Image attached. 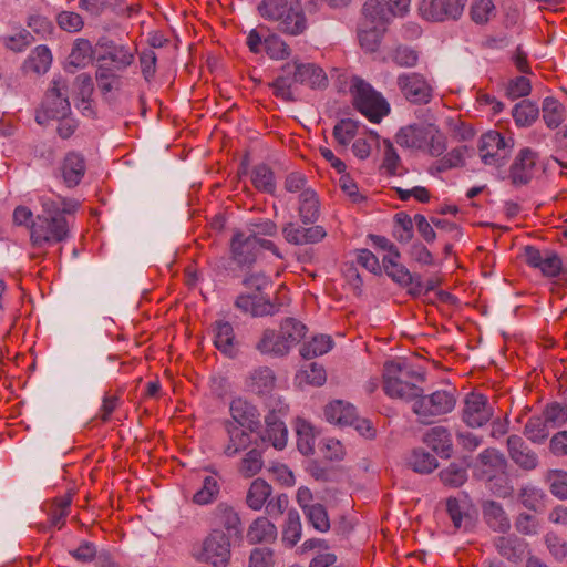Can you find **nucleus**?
Segmentation results:
<instances>
[{"instance_id": "f257e3e1", "label": "nucleus", "mask_w": 567, "mask_h": 567, "mask_svg": "<svg viewBox=\"0 0 567 567\" xmlns=\"http://www.w3.org/2000/svg\"><path fill=\"white\" fill-rule=\"evenodd\" d=\"M43 213L37 216L30 228L32 248L31 259H43L47 247L61 243L69 237L70 223L68 216L74 214L79 203L72 199L41 196Z\"/></svg>"}, {"instance_id": "f03ea898", "label": "nucleus", "mask_w": 567, "mask_h": 567, "mask_svg": "<svg viewBox=\"0 0 567 567\" xmlns=\"http://www.w3.org/2000/svg\"><path fill=\"white\" fill-rule=\"evenodd\" d=\"M383 391L392 398L404 402L416 400L424 393L425 373L416 371L412 365L401 361H389L383 367Z\"/></svg>"}, {"instance_id": "7ed1b4c3", "label": "nucleus", "mask_w": 567, "mask_h": 567, "mask_svg": "<svg viewBox=\"0 0 567 567\" xmlns=\"http://www.w3.org/2000/svg\"><path fill=\"white\" fill-rule=\"evenodd\" d=\"M257 11L262 19L271 22L275 29L285 35H301L309 25L307 16L298 1L262 0Z\"/></svg>"}, {"instance_id": "20e7f679", "label": "nucleus", "mask_w": 567, "mask_h": 567, "mask_svg": "<svg viewBox=\"0 0 567 567\" xmlns=\"http://www.w3.org/2000/svg\"><path fill=\"white\" fill-rule=\"evenodd\" d=\"M350 94L354 109L371 123H380L390 113V104L384 96L358 76L351 80Z\"/></svg>"}, {"instance_id": "39448f33", "label": "nucleus", "mask_w": 567, "mask_h": 567, "mask_svg": "<svg viewBox=\"0 0 567 567\" xmlns=\"http://www.w3.org/2000/svg\"><path fill=\"white\" fill-rule=\"evenodd\" d=\"M262 249L271 251L279 258L282 257L274 241L256 235H247L241 230H236L229 241L230 259L239 267L254 265Z\"/></svg>"}, {"instance_id": "423d86ee", "label": "nucleus", "mask_w": 567, "mask_h": 567, "mask_svg": "<svg viewBox=\"0 0 567 567\" xmlns=\"http://www.w3.org/2000/svg\"><path fill=\"white\" fill-rule=\"evenodd\" d=\"M456 405L454 390H436L431 394H420L412 404V411L419 421L432 424L436 419L451 413Z\"/></svg>"}, {"instance_id": "0eeeda50", "label": "nucleus", "mask_w": 567, "mask_h": 567, "mask_svg": "<svg viewBox=\"0 0 567 567\" xmlns=\"http://www.w3.org/2000/svg\"><path fill=\"white\" fill-rule=\"evenodd\" d=\"M194 556L198 563L226 567L231 557V538L219 528H212Z\"/></svg>"}, {"instance_id": "6e6552de", "label": "nucleus", "mask_w": 567, "mask_h": 567, "mask_svg": "<svg viewBox=\"0 0 567 567\" xmlns=\"http://www.w3.org/2000/svg\"><path fill=\"white\" fill-rule=\"evenodd\" d=\"M70 112L68 85L61 79L53 80L51 87L44 95L41 107L37 111L35 121L43 125L51 120L64 118Z\"/></svg>"}, {"instance_id": "1a4fd4ad", "label": "nucleus", "mask_w": 567, "mask_h": 567, "mask_svg": "<svg viewBox=\"0 0 567 567\" xmlns=\"http://www.w3.org/2000/svg\"><path fill=\"white\" fill-rule=\"evenodd\" d=\"M514 147V138L505 137L498 131L484 133L478 142V154L485 165L499 167L509 156Z\"/></svg>"}, {"instance_id": "9d476101", "label": "nucleus", "mask_w": 567, "mask_h": 567, "mask_svg": "<svg viewBox=\"0 0 567 567\" xmlns=\"http://www.w3.org/2000/svg\"><path fill=\"white\" fill-rule=\"evenodd\" d=\"M396 85L403 97L411 104L425 105L433 99L434 87L422 73H401L396 78Z\"/></svg>"}, {"instance_id": "9b49d317", "label": "nucleus", "mask_w": 567, "mask_h": 567, "mask_svg": "<svg viewBox=\"0 0 567 567\" xmlns=\"http://www.w3.org/2000/svg\"><path fill=\"white\" fill-rule=\"evenodd\" d=\"M494 416V408L486 395L480 392H470L463 401L461 417L470 427H482Z\"/></svg>"}, {"instance_id": "f8f14e48", "label": "nucleus", "mask_w": 567, "mask_h": 567, "mask_svg": "<svg viewBox=\"0 0 567 567\" xmlns=\"http://www.w3.org/2000/svg\"><path fill=\"white\" fill-rule=\"evenodd\" d=\"M281 72L292 73L296 83L312 90H321L328 86V76L324 70L315 63L293 60L282 65Z\"/></svg>"}, {"instance_id": "ddd939ff", "label": "nucleus", "mask_w": 567, "mask_h": 567, "mask_svg": "<svg viewBox=\"0 0 567 567\" xmlns=\"http://www.w3.org/2000/svg\"><path fill=\"white\" fill-rule=\"evenodd\" d=\"M401 255L399 250L392 254H385L382 258V267L385 274L402 287H410L409 292L419 296L422 291L421 277H414L409 269L400 262Z\"/></svg>"}, {"instance_id": "4468645a", "label": "nucleus", "mask_w": 567, "mask_h": 567, "mask_svg": "<svg viewBox=\"0 0 567 567\" xmlns=\"http://www.w3.org/2000/svg\"><path fill=\"white\" fill-rule=\"evenodd\" d=\"M209 525L219 528L229 538L239 537L243 534V523L238 511L226 502L218 503L209 513Z\"/></svg>"}, {"instance_id": "2eb2a0df", "label": "nucleus", "mask_w": 567, "mask_h": 567, "mask_svg": "<svg viewBox=\"0 0 567 567\" xmlns=\"http://www.w3.org/2000/svg\"><path fill=\"white\" fill-rule=\"evenodd\" d=\"M524 259L529 267L539 269L542 275L548 278H556L563 271V261L553 250H540L534 246H526Z\"/></svg>"}, {"instance_id": "dca6fc26", "label": "nucleus", "mask_w": 567, "mask_h": 567, "mask_svg": "<svg viewBox=\"0 0 567 567\" xmlns=\"http://www.w3.org/2000/svg\"><path fill=\"white\" fill-rule=\"evenodd\" d=\"M538 152L523 147L516 155L509 168V178L516 186L527 185L538 171Z\"/></svg>"}, {"instance_id": "f3484780", "label": "nucleus", "mask_w": 567, "mask_h": 567, "mask_svg": "<svg viewBox=\"0 0 567 567\" xmlns=\"http://www.w3.org/2000/svg\"><path fill=\"white\" fill-rule=\"evenodd\" d=\"M235 307L251 317L274 316L279 312L281 303L265 299L258 293H241L235 300Z\"/></svg>"}, {"instance_id": "a211bd4d", "label": "nucleus", "mask_w": 567, "mask_h": 567, "mask_svg": "<svg viewBox=\"0 0 567 567\" xmlns=\"http://www.w3.org/2000/svg\"><path fill=\"white\" fill-rule=\"evenodd\" d=\"M507 451L511 460L524 471L538 466L537 454L526 444L522 436L513 434L507 437Z\"/></svg>"}, {"instance_id": "6ab92c4d", "label": "nucleus", "mask_w": 567, "mask_h": 567, "mask_svg": "<svg viewBox=\"0 0 567 567\" xmlns=\"http://www.w3.org/2000/svg\"><path fill=\"white\" fill-rule=\"evenodd\" d=\"M227 434V441L223 446V453L227 457H235L239 453L246 451L252 443L251 435L248 430L240 427L233 421L223 423Z\"/></svg>"}, {"instance_id": "aec40b11", "label": "nucleus", "mask_w": 567, "mask_h": 567, "mask_svg": "<svg viewBox=\"0 0 567 567\" xmlns=\"http://www.w3.org/2000/svg\"><path fill=\"white\" fill-rule=\"evenodd\" d=\"M233 422L240 427L255 432L260 426V414L255 405L240 398L234 399L229 406Z\"/></svg>"}, {"instance_id": "412c9836", "label": "nucleus", "mask_w": 567, "mask_h": 567, "mask_svg": "<svg viewBox=\"0 0 567 567\" xmlns=\"http://www.w3.org/2000/svg\"><path fill=\"white\" fill-rule=\"evenodd\" d=\"M493 545L503 558L514 564L522 561L528 549V543L514 534L495 537Z\"/></svg>"}, {"instance_id": "4be33fe9", "label": "nucleus", "mask_w": 567, "mask_h": 567, "mask_svg": "<svg viewBox=\"0 0 567 567\" xmlns=\"http://www.w3.org/2000/svg\"><path fill=\"white\" fill-rule=\"evenodd\" d=\"M266 429L260 435L262 443H270L276 450H284L288 441V430L285 422L275 411L265 416Z\"/></svg>"}, {"instance_id": "5701e85b", "label": "nucleus", "mask_w": 567, "mask_h": 567, "mask_svg": "<svg viewBox=\"0 0 567 567\" xmlns=\"http://www.w3.org/2000/svg\"><path fill=\"white\" fill-rule=\"evenodd\" d=\"M214 346L225 355L235 357L238 351V342L234 327L228 321L218 320L212 324Z\"/></svg>"}, {"instance_id": "b1692460", "label": "nucleus", "mask_w": 567, "mask_h": 567, "mask_svg": "<svg viewBox=\"0 0 567 567\" xmlns=\"http://www.w3.org/2000/svg\"><path fill=\"white\" fill-rule=\"evenodd\" d=\"M85 171V159L81 154L70 152L63 158L61 172L63 181L69 187L79 185Z\"/></svg>"}, {"instance_id": "393cba45", "label": "nucleus", "mask_w": 567, "mask_h": 567, "mask_svg": "<svg viewBox=\"0 0 567 567\" xmlns=\"http://www.w3.org/2000/svg\"><path fill=\"white\" fill-rule=\"evenodd\" d=\"M485 523L498 533H507L511 529V520L503 506L495 501H486L482 505Z\"/></svg>"}, {"instance_id": "a878e982", "label": "nucleus", "mask_w": 567, "mask_h": 567, "mask_svg": "<svg viewBox=\"0 0 567 567\" xmlns=\"http://www.w3.org/2000/svg\"><path fill=\"white\" fill-rule=\"evenodd\" d=\"M429 124H410L401 127L394 141L398 145L404 148L420 151L424 142Z\"/></svg>"}, {"instance_id": "bb28decb", "label": "nucleus", "mask_w": 567, "mask_h": 567, "mask_svg": "<svg viewBox=\"0 0 567 567\" xmlns=\"http://www.w3.org/2000/svg\"><path fill=\"white\" fill-rule=\"evenodd\" d=\"M277 527L267 517H257L249 525L247 530V540L250 544H271L277 539Z\"/></svg>"}, {"instance_id": "cd10ccee", "label": "nucleus", "mask_w": 567, "mask_h": 567, "mask_svg": "<svg viewBox=\"0 0 567 567\" xmlns=\"http://www.w3.org/2000/svg\"><path fill=\"white\" fill-rule=\"evenodd\" d=\"M424 442L443 457H450L453 452L451 433L444 426L430 429L424 436Z\"/></svg>"}, {"instance_id": "c85d7f7f", "label": "nucleus", "mask_w": 567, "mask_h": 567, "mask_svg": "<svg viewBox=\"0 0 567 567\" xmlns=\"http://www.w3.org/2000/svg\"><path fill=\"white\" fill-rule=\"evenodd\" d=\"M256 349L264 354H271L275 357H284L290 350L281 338L280 330L276 331L272 329H266L259 341L256 344Z\"/></svg>"}, {"instance_id": "c756f323", "label": "nucleus", "mask_w": 567, "mask_h": 567, "mask_svg": "<svg viewBox=\"0 0 567 567\" xmlns=\"http://www.w3.org/2000/svg\"><path fill=\"white\" fill-rule=\"evenodd\" d=\"M264 464V450L256 442V446L246 452L238 462L237 472L244 478H251L261 472Z\"/></svg>"}, {"instance_id": "7c9ffc66", "label": "nucleus", "mask_w": 567, "mask_h": 567, "mask_svg": "<svg viewBox=\"0 0 567 567\" xmlns=\"http://www.w3.org/2000/svg\"><path fill=\"white\" fill-rule=\"evenodd\" d=\"M324 416L330 423L348 426L355 420V408L350 403L337 400L326 405Z\"/></svg>"}, {"instance_id": "2f4dec72", "label": "nucleus", "mask_w": 567, "mask_h": 567, "mask_svg": "<svg viewBox=\"0 0 567 567\" xmlns=\"http://www.w3.org/2000/svg\"><path fill=\"white\" fill-rule=\"evenodd\" d=\"M477 462L483 467V474L487 480H492L495 473H504L507 467V461L498 450L488 447L481 452Z\"/></svg>"}, {"instance_id": "473e14b6", "label": "nucleus", "mask_w": 567, "mask_h": 567, "mask_svg": "<svg viewBox=\"0 0 567 567\" xmlns=\"http://www.w3.org/2000/svg\"><path fill=\"white\" fill-rule=\"evenodd\" d=\"M446 150L447 138L445 134L437 126L429 124L420 152L432 157H440Z\"/></svg>"}, {"instance_id": "72a5a7b5", "label": "nucleus", "mask_w": 567, "mask_h": 567, "mask_svg": "<svg viewBox=\"0 0 567 567\" xmlns=\"http://www.w3.org/2000/svg\"><path fill=\"white\" fill-rule=\"evenodd\" d=\"M543 121L549 130L558 128L566 118V109L554 96H546L542 102Z\"/></svg>"}, {"instance_id": "f704fd0d", "label": "nucleus", "mask_w": 567, "mask_h": 567, "mask_svg": "<svg viewBox=\"0 0 567 567\" xmlns=\"http://www.w3.org/2000/svg\"><path fill=\"white\" fill-rule=\"evenodd\" d=\"M254 187L261 193L274 195L277 188L274 171L266 164H258L250 172Z\"/></svg>"}, {"instance_id": "c9c22d12", "label": "nucleus", "mask_w": 567, "mask_h": 567, "mask_svg": "<svg viewBox=\"0 0 567 567\" xmlns=\"http://www.w3.org/2000/svg\"><path fill=\"white\" fill-rule=\"evenodd\" d=\"M512 116L517 127H530L539 117V107L525 99L514 105Z\"/></svg>"}, {"instance_id": "e433bc0d", "label": "nucleus", "mask_w": 567, "mask_h": 567, "mask_svg": "<svg viewBox=\"0 0 567 567\" xmlns=\"http://www.w3.org/2000/svg\"><path fill=\"white\" fill-rule=\"evenodd\" d=\"M272 493V487L262 478H256L251 482L247 495L246 504L254 511H260Z\"/></svg>"}, {"instance_id": "4c0bfd02", "label": "nucleus", "mask_w": 567, "mask_h": 567, "mask_svg": "<svg viewBox=\"0 0 567 567\" xmlns=\"http://www.w3.org/2000/svg\"><path fill=\"white\" fill-rule=\"evenodd\" d=\"M320 215V202L313 189H303L299 196V216L303 224L315 223Z\"/></svg>"}, {"instance_id": "58836bf2", "label": "nucleus", "mask_w": 567, "mask_h": 567, "mask_svg": "<svg viewBox=\"0 0 567 567\" xmlns=\"http://www.w3.org/2000/svg\"><path fill=\"white\" fill-rule=\"evenodd\" d=\"M297 447L306 456L315 453L316 432L315 427L305 419L296 421Z\"/></svg>"}, {"instance_id": "ea45409f", "label": "nucleus", "mask_w": 567, "mask_h": 567, "mask_svg": "<svg viewBox=\"0 0 567 567\" xmlns=\"http://www.w3.org/2000/svg\"><path fill=\"white\" fill-rule=\"evenodd\" d=\"M72 495L55 497L48 507V520L51 527L62 528L70 512Z\"/></svg>"}, {"instance_id": "a19ab883", "label": "nucleus", "mask_w": 567, "mask_h": 567, "mask_svg": "<svg viewBox=\"0 0 567 567\" xmlns=\"http://www.w3.org/2000/svg\"><path fill=\"white\" fill-rule=\"evenodd\" d=\"M385 30V28L377 25L359 28L357 37L361 49L368 53L377 52L381 45Z\"/></svg>"}, {"instance_id": "79ce46f5", "label": "nucleus", "mask_w": 567, "mask_h": 567, "mask_svg": "<svg viewBox=\"0 0 567 567\" xmlns=\"http://www.w3.org/2000/svg\"><path fill=\"white\" fill-rule=\"evenodd\" d=\"M220 484L216 472L203 480V486L193 495V502L197 505L212 504L219 495Z\"/></svg>"}, {"instance_id": "37998d69", "label": "nucleus", "mask_w": 567, "mask_h": 567, "mask_svg": "<svg viewBox=\"0 0 567 567\" xmlns=\"http://www.w3.org/2000/svg\"><path fill=\"white\" fill-rule=\"evenodd\" d=\"M467 151L468 148L465 145L452 148L433 164L432 169H435L437 173H443L453 168L463 167L465 165Z\"/></svg>"}, {"instance_id": "c03bdc74", "label": "nucleus", "mask_w": 567, "mask_h": 567, "mask_svg": "<svg viewBox=\"0 0 567 567\" xmlns=\"http://www.w3.org/2000/svg\"><path fill=\"white\" fill-rule=\"evenodd\" d=\"M381 169L390 176H401L405 173L401 157L399 156L393 142L383 140V161Z\"/></svg>"}, {"instance_id": "a18cd8bd", "label": "nucleus", "mask_w": 567, "mask_h": 567, "mask_svg": "<svg viewBox=\"0 0 567 567\" xmlns=\"http://www.w3.org/2000/svg\"><path fill=\"white\" fill-rule=\"evenodd\" d=\"M93 54L94 50L91 42L87 39L79 38L74 41L69 62L76 68H84L91 63Z\"/></svg>"}, {"instance_id": "49530a36", "label": "nucleus", "mask_w": 567, "mask_h": 567, "mask_svg": "<svg viewBox=\"0 0 567 567\" xmlns=\"http://www.w3.org/2000/svg\"><path fill=\"white\" fill-rule=\"evenodd\" d=\"M363 17L373 25L385 28L389 24L388 12L382 0H367L361 10Z\"/></svg>"}, {"instance_id": "de8ad7c7", "label": "nucleus", "mask_w": 567, "mask_h": 567, "mask_svg": "<svg viewBox=\"0 0 567 567\" xmlns=\"http://www.w3.org/2000/svg\"><path fill=\"white\" fill-rule=\"evenodd\" d=\"M52 63V54L47 45L35 47L29 55L25 65L37 74L45 73Z\"/></svg>"}, {"instance_id": "09e8293b", "label": "nucleus", "mask_w": 567, "mask_h": 567, "mask_svg": "<svg viewBox=\"0 0 567 567\" xmlns=\"http://www.w3.org/2000/svg\"><path fill=\"white\" fill-rule=\"evenodd\" d=\"M307 327L293 318H286L280 324L281 338L289 350L305 337Z\"/></svg>"}, {"instance_id": "8fccbe9b", "label": "nucleus", "mask_w": 567, "mask_h": 567, "mask_svg": "<svg viewBox=\"0 0 567 567\" xmlns=\"http://www.w3.org/2000/svg\"><path fill=\"white\" fill-rule=\"evenodd\" d=\"M332 344L333 341L329 336H316L302 344L300 354L305 359H312L327 353L332 348Z\"/></svg>"}, {"instance_id": "3c124183", "label": "nucleus", "mask_w": 567, "mask_h": 567, "mask_svg": "<svg viewBox=\"0 0 567 567\" xmlns=\"http://www.w3.org/2000/svg\"><path fill=\"white\" fill-rule=\"evenodd\" d=\"M292 73H284L277 76L269 86L272 89V94L285 102H295L297 99L293 93Z\"/></svg>"}, {"instance_id": "603ef678", "label": "nucleus", "mask_w": 567, "mask_h": 567, "mask_svg": "<svg viewBox=\"0 0 567 567\" xmlns=\"http://www.w3.org/2000/svg\"><path fill=\"white\" fill-rule=\"evenodd\" d=\"M301 520L297 511H289L282 529V542L293 547L301 538Z\"/></svg>"}, {"instance_id": "864d4df0", "label": "nucleus", "mask_w": 567, "mask_h": 567, "mask_svg": "<svg viewBox=\"0 0 567 567\" xmlns=\"http://www.w3.org/2000/svg\"><path fill=\"white\" fill-rule=\"evenodd\" d=\"M251 388L258 394L269 393L275 388L276 377L270 368L256 369L250 377Z\"/></svg>"}, {"instance_id": "5fc2aeb1", "label": "nucleus", "mask_w": 567, "mask_h": 567, "mask_svg": "<svg viewBox=\"0 0 567 567\" xmlns=\"http://www.w3.org/2000/svg\"><path fill=\"white\" fill-rule=\"evenodd\" d=\"M110 60L117 70H124L132 64L134 60L133 52L125 45H111L100 61Z\"/></svg>"}, {"instance_id": "6e6d98bb", "label": "nucleus", "mask_w": 567, "mask_h": 567, "mask_svg": "<svg viewBox=\"0 0 567 567\" xmlns=\"http://www.w3.org/2000/svg\"><path fill=\"white\" fill-rule=\"evenodd\" d=\"M548 425L544 416H532L524 426V434L534 443H543L549 435Z\"/></svg>"}, {"instance_id": "4d7b16f0", "label": "nucleus", "mask_w": 567, "mask_h": 567, "mask_svg": "<svg viewBox=\"0 0 567 567\" xmlns=\"http://www.w3.org/2000/svg\"><path fill=\"white\" fill-rule=\"evenodd\" d=\"M264 49L272 60H285L291 54V49L287 42L276 33L264 39Z\"/></svg>"}, {"instance_id": "13d9d810", "label": "nucleus", "mask_w": 567, "mask_h": 567, "mask_svg": "<svg viewBox=\"0 0 567 567\" xmlns=\"http://www.w3.org/2000/svg\"><path fill=\"white\" fill-rule=\"evenodd\" d=\"M95 79L102 94H107L121 87V78L112 69L105 68L103 64L97 66Z\"/></svg>"}, {"instance_id": "bf43d9fd", "label": "nucleus", "mask_w": 567, "mask_h": 567, "mask_svg": "<svg viewBox=\"0 0 567 567\" xmlns=\"http://www.w3.org/2000/svg\"><path fill=\"white\" fill-rule=\"evenodd\" d=\"M409 466L416 473L427 474L434 471L437 466L436 458L424 451H413Z\"/></svg>"}, {"instance_id": "052dcab7", "label": "nucleus", "mask_w": 567, "mask_h": 567, "mask_svg": "<svg viewBox=\"0 0 567 567\" xmlns=\"http://www.w3.org/2000/svg\"><path fill=\"white\" fill-rule=\"evenodd\" d=\"M494 13L495 4L492 0H474L470 7L471 20L476 24H486Z\"/></svg>"}, {"instance_id": "680f3d73", "label": "nucleus", "mask_w": 567, "mask_h": 567, "mask_svg": "<svg viewBox=\"0 0 567 567\" xmlns=\"http://www.w3.org/2000/svg\"><path fill=\"white\" fill-rule=\"evenodd\" d=\"M357 132L358 123L351 118H343L333 127V136L342 146H347L355 137Z\"/></svg>"}, {"instance_id": "e2e57ef3", "label": "nucleus", "mask_w": 567, "mask_h": 567, "mask_svg": "<svg viewBox=\"0 0 567 567\" xmlns=\"http://www.w3.org/2000/svg\"><path fill=\"white\" fill-rule=\"evenodd\" d=\"M545 480L549 485L551 494L564 499V496L567 495V472L550 470L546 473Z\"/></svg>"}, {"instance_id": "0e129e2a", "label": "nucleus", "mask_w": 567, "mask_h": 567, "mask_svg": "<svg viewBox=\"0 0 567 567\" xmlns=\"http://www.w3.org/2000/svg\"><path fill=\"white\" fill-rule=\"evenodd\" d=\"M442 483L450 487H460L467 480L466 470L457 464H450L440 472Z\"/></svg>"}, {"instance_id": "69168bd1", "label": "nucleus", "mask_w": 567, "mask_h": 567, "mask_svg": "<svg viewBox=\"0 0 567 567\" xmlns=\"http://www.w3.org/2000/svg\"><path fill=\"white\" fill-rule=\"evenodd\" d=\"M310 524L319 532L330 528V520L323 505L316 503L305 512Z\"/></svg>"}, {"instance_id": "338daca9", "label": "nucleus", "mask_w": 567, "mask_h": 567, "mask_svg": "<svg viewBox=\"0 0 567 567\" xmlns=\"http://www.w3.org/2000/svg\"><path fill=\"white\" fill-rule=\"evenodd\" d=\"M56 23L63 31L75 33L83 29V18L73 11L63 10L56 14Z\"/></svg>"}, {"instance_id": "774afa93", "label": "nucleus", "mask_w": 567, "mask_h": 567, "mask_svg": "<svg viewBox=\"0 0 567 567\" xmlns=\"http://www.w3.org/2000/svg\"><path fill=\"white\" fill-rule=\"evenodd\" d=\"M544 417L551 427L567 424V406L560 403L548 404L544 410Z\"/></svg>"}]
</instances>
